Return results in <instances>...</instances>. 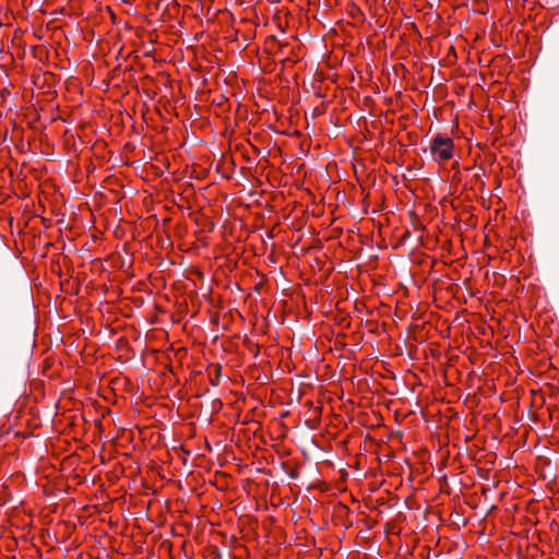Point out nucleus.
Masks as SVG:
<instances>
[{"label": "nucleus", "mask_w": 559, "mask_h": 559, "mask_svg": "<svg viewBox=\"0 0 559 559\" xmlns=\"http://www.w3.org/2000/svg\"><path fill=\"white\" fill-rule=\"evenodd\" d=\"M430 154L438 163L448 162L453 157V140L444 134H437L429 144Z\"/></svg>", "instance_id": "f257e3e1"}]
</instances>
